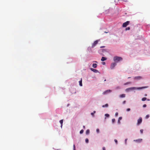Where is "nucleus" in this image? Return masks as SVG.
Masks as SVG:
<instances>
[{
    "label": "nucleus",
    "instance_id": "obj_12",
    "mask_svg": "<svg viewBox=\"0 0 150 150\" xmlns=\"http://www.w3.org/2000/svg\"><path fill=\"white\" fill-rule=\"evenodd\" d=\"M106 59H107L105 57H102L101 59V61H103L106 60Z\"/></svg>",
    "mask_w": 150,
    "mask_h": 150
},
{
    "label": "nucleus",
    "instance_id": "obj_28",
    "mask_svg": "<svg viewBox=\"0 0 150 150\" xmlns=\"http://www.w3.org/2000/svg\"><path fill=\"white\" fill-rule=\"evenodd\" d=\"M143 129H141L140 130V132H141V133H142V134L143 132Z\"/></svg>",
    "mask_w": 150,
    "mask_h": 150
},
{
    "label": "nucleus",
    "instance_id": "obj_7",
    "mask_svg": "<svg viewBox=\"0 0 150 150\" xmlns=\"http://www.w3.org/2000/svg\"><path fill=\"white\" fill-rule=\"evenodd\" d=\"M142 139H139L136 140H134V141L137 143H139L141 142L142 141Z\"/></svg>",
    "mask_w": 150,
    "mask_h": 150
},
{
    "label": "nucleus",
    "instance_id": "obj_22",
    "mask_svg": "<svg viewBox=\"0 0 150 150\" xmlns=\"http://www.w3.org/2000/svg\"><path fill=\"white\" fill-rule=\"evenodd\" d=\"M130 29V28L129 27H127V28H126V29H125V30H129Z\"/></svg>",
    "mask_w": 150,
    "mask_h": 150
},
{
    "label": "nucleus",
    "instance_id": "obj_13",
    "mask_svg": "<svg viewBox=\"0 0 150 150\" xmlns=\"http://www.w3.org/2000/svg\"><path fill=\"white\" fill-rule=\"evenodd\" d=\"M79 85L80 86H82V79H81V80L79 81Z\"/></svg>",
    "mask_w": 150,
    "mask_h": 150
},
{
    "label": "nucleus",
    "instance_id": "obj_23",
    "mask_svg": "<svg viewBox=\"0 0 150 150\" xmlns=\"http://www.w3.org/2000/svg\"><path fill=\"white\" fill-rule=\"evenodd\" d=\"M105 116L106 117H108L109 116V115L108 114H106L105 115Z\"/></svg>",
    "mask_w": 150,
    "mask_h": 150
},
{
    "label": "nucleus",
    "instance_id": "obj_9",
    "mask_svg": "<svg viewBox=\"0 0 150 150\" xmlns=\"http://www.w3.org/2000/svg\"><path fill=\"white\" fill-rule=\"evenodd\" d=\"M91 70L95 73H97L98 72V71L96 69H95L92 68L90 69Z\"/></svg>",
    "mask_w": 150,
    "mask_h": 150
},
{
    "label": "nucleus",
    "instance_id": "obj_19",
    "mask_svg": "<svg viewBox=\"0 0 150 150\" xmlns=\"http://www.w3.org/2000/svg\"><path fill=\"white\" fill-rule=\"evenodd\" d=\"M95 113H96V111H93V112L91 113V115H92L93 116V115H94V114Z\"/></svg>",
    "mask_w": 150,
    "mask_h": 150
},
{
    "label": "nucleus",
    "instance_id": "obj_41",
    "mask_svg": "<svg viewBox=\"0 0 150 150\" xmlns=\"http://www.w3.org/2000/svg\"><path fill=\"white\" fill-rule=\"evenodd\" d=\"M120 120H118V122L119 123H120Z\"/></svg>",
    "mask_w": 150,
    "mask_h": 150
},
{
    "label": "nucleus",
    "instance_id": "obj_11",
    "mask_svg": "<svg viewBox=\"0 0 150 150\" xmlns=\"http://www.w3.org/2000/svg\"><path fill=\"white\" fill-rule=\"evenodd\" d=\"M97 64L96 63H94L93 64L92 67H93L94 68H96L97 67Z\"/></svg>",
    "mask_w": 150,
    "mask_h": 150
},
{
    "label": "nucleus",
    "instance_id": "obj_1",
    "mask_svg": "<svg viewBox=\"0 0 150 150\" xmlns=\"http://www.w3.org/2000/svg\"><path fill=\"white\" fill-rule=\"evenodd\" d=\"M122 60V58L121 57L115 56L113 58L114 61L116 62H117L119 61H121Z\"/></svg>",
    "mask_w": 150,
    "mask_h": 150
},
{
    "label": "nucleus",
    "instance_id": "obj_29",
    "mask_svg": "<svg viewBox=\"0 0 150 150\" xmlns=\"http://www.w3.org/2000/svg\"><path fill=\"white\" fill-rule=\"evenodd\" d=\"M119 1H123L125 2H126L127 1V0H118Z\"/></svg>",
    "mask_w": 150,
    "mask_h": 150
},
{
    "label": "nucleus",
    "instance_id": "obj_33",
    "mask_svg": "<svg viewBox=\"0 0 150 150\" xmlns=\"http://www.w3.org/2000/svg\"><path fill=\"white\" fill-rule=\"evenodd\" d=\"M122 119V117H120L119 118V119L118 120H121Z\"/></svg>",
    "mask_w": 150,
    "mask_h": 150
},
{
    "label": "nucleus",
    "instance_id": "obj_34",
    "mask_svg": "<svg viewBox=\"0 0 150 150\" xmlns=\"http://www.w3.org/2000/svg\"><path fill=\"white\" fill-rule=\"evenodd\" d=\"M127 139H126L125 140V144H127Z\"/></svg>",
    "mask_w": 150,
    "mask_h": 150
},
{
    "label": "nucleus",
    "instance_id": "obj_30",
    "mask_svg": "<svg viewBox=\"0 0 150 150\" xmlns=\"http://www.w3.org/2000/svg\"><path fill=\"white\" fill-rule=\"evenodd\" d=\"M130 110V109L129 108H127V111H129Z\"/></svg>",
    "mask_w": 150,
    "mask_h": 150
},
{
    "label": "nucleus",
    "instance_id": "obj_39",
    "mask_svg": "<svg viewBox=\"0 0 150 150\" xmlns=\"http://www.w3.org/2000/svg\"><path fill=\"white\" fill-rule=\"evenodd\" d=\"M105 47V46H101L100 47V48H104Z\"/></svg>",
    "mask_w": 150,
    "mask_h": 150
},
{
    "label": "nucleus",
    "instance_id": "obj_42",
    "mask_svg": "<svg viewBox=\"0 0 150 150\" xmlns=\"http://www.w3.org/2000/svg\"><path fill=\"white\" fill-rule=\"evenodd\" d=\"M83 127L84 129H85V126H83Z\"/></svg>",
    "mask_w": 150,
    "mask_h": 150
},
{
    "label": "nucleus",
    "instance_id": "obj_24",
    "mask_svg": "<svg viewBox=\"0 0 150 150\" xmlns=\"http://www.w3.org/2000/svg\"><path fill=\"white\" fill-rule=\"evenodd\" d=\"M149 117V115H146V118L147 119Z\"/></svg>",
    "mask_w": 150,
    "mask_h": 150
},
{
    "label": "nucleus",
    "instance_id": "obj_4",
    "mask_svg": "<svg viewBox=\"0 0 150 150\" xmlns=\"http://www.w3.org/2000/svg\"><path fill=\"white\" fill-rule=\"evenodd\" d=\"M112 91L111 90L109 89L106 90L103 93V95H105L107 94V93H110Z\"/></svg>",
    "mask_w": 150,
    "mask_h": 150
},
{
    "label": "nucleus",
    "instance_id": "obj_14",
    "mask_svg": "<svg viewBox=\"0 0 150 150\" xmlns=\"http://www.w3.org/2000/svg\"><path fill=\"white\" fill-rule=\"evenodd\" d=\"M59 122H60V124H61V127H62V123H63V120H60L59 121Z\"/></svg>",
    "mask_w": 150,
    "mask_h": 150
},
{
    "label": "nucleus",
    "instance_id": "obj_3",
    "mask_svg": "<svg viewBox=\"0 0 150 150\" xmlns=\"http://www.w3.org/2000/svg\"><path fill=\"white\" fill-rule=\"evenodd\" d=\"M142 122V117H140L137 120V125H139Z\"/></svg>",
    "mask_w": 150,
    "mask_h": 150
},
{
    "label": "nucleus",
    "instance_id": "obj_15",
    "mask_svg": "<svg viewBox=\"0 0 150 150\" xmlns=\"http://www.w3.org/2000/svg\"><path fill=\"white\" fill-rule=\"evenodd\" d=\"M108 106V104H106L105 105H103L102 106V107L103 108L105 107H107Z\"/></svg>",
    "mask_w": 150,
    "mask_h": 150
},
{
    "label": "nucleus",
    "instance_id": "obj_35",
    "mask_svg": "<svg viewBox=\"0 0 150 150\" xmlns=\"http://www.w3.org/2000/svg\"><path fill=\"white\" fill-rule=\"evenodd\" d=\"M103 150H105V147H103Z\"/></svg>",
    "mask_w": 150,
    "mask_h": 150
},
{
    "label": "nucleus",
    "instance_id": "obj_44",
    "mask_svg": "<svg viewBox=\"0 0 150 150\" xmlns=\"http://www.w3.org/2000/svg\"><path fill=\"white\" fill-rule=\"evenodd\" d=\"M105 33H107L108 32H105Z\"/></svg>",
    "mask_w": 150,
    "mask_h": 150
},
{
    "label": "nucleus",
    "instance_id": "obj_36",
    "mask_svg": "<svg viewBox=\"0 0 150 150\" xmlns=\"http://www.w3.org/2000/svg\"><path fill=\"white\" fill-rule=\"evenodd\" d=\"M105 62H102V64L103 65H105Z\"/></svg>",
    "mask_w": 150,
    "mask_h": 150
},
{
    "label": "nucleus",
    "instance_id": "obj_10",
    "mask_svg": "<svg viewBox=\"0 0 150 150\" xmlns=\"http://www.w3.org/2000/svg\"><path fill=\"white\" fill-rule=\"evenodd\" d=\"M125 96H126V95L125 94H123L121 95H120L119 96V97L120 98H125Z\"/></svg>",
    "mask_w": 150,
    "mask_h": 150
},
{
    "label": "nucleus",
    "instance_id": "obj_32",
    "mask_svg": "<svg viewBox=\"0 0 150 150\" xmlns=\"http://www.w3.org/2000/svg\"><path fill=\"white\" fill-rule=\"evenodd\" d=\"M118 113L117 112H116L115 114V116H117L118 115Z\"/></svg>",
    "mask_w": 150,
    "mask_h": 150
},
{
    "label": "nucleus",
    "instance_id": "obj_31",
    "mask_svg": "<svg viewBox=\"0 0 150 150\" xmlns=\"http://www.w3.org/2000/svg\"><path fill=\"white\" fill-rule=\"evenodd\" d=\"M146 104H144L143 106V107H144V108H145V107H146Z\"/></svg>",
    "mask_w": 150,
    "mask_h": 150
},
{
    "label": "nucleus",
    "instance_id": "obj_6",
    "mask_svg": "<svg viewBox=\"0 0 150 150\" xmlns=\"http://www.w3.org/2000/svg\"><path fill=\"white\" fill-rule=\"evenodd\" d=\"M116 64L115 63L113 62L111 63L110 66V68L111 69H113L116 65Z\"/></svg>",
    "mask_w": 150,
    "mask_h": 150
},
{
    "label": "nucleus",
    "instance_id": "obj_18",
    "mask_svg": "<svg viewBox=\"0 0 150 150\" xmlns=\"http://www.w3.org/2000/svg\"><path fill=\"white\" fill-rule=\"evenodd\" d=\"M146 100V98L145 97L143 98L142 99V101H144Z\"/></svg>",
    "mask_w": 150,
    "mask_h": 150
},
{
    "label": "nucleus",
    "instance_id": "obj_47",
    "mask_svg": "<svg viewBox=\"0 0 150 150\" xmlns=\"http://www.w3.org/2000/svg\"><path fill=\"white\" fill-rule=\"evenodd\" d=\"M106 79H105V80H104V81H106Z\"/></svg>",
    "mask_w": 150,
    "mask_h": 150
},
{
    "label": "nucleus",
    "instance_id": "obj_45",
    "mask_svg": "<svg viewBox=\"0 0 150 150\" xmlns=\"http://www.w3.org/2000/svg\"><path fill=\"white\" fill-rule=\"evenodd\" d=\"M131 78L130 77H128V79H129V78Z\"/></svg>",
    "mask_w": 150,
    "mask_h": 150
},
{
    "label": "nucleus",
    "instance_id": "obj_8",
    "mask_svg": "<svg viewBox=\"0 0 150 150\" xmlns=\"http://www.w3.org/2000/svg\"><path fill=\"white\" fill-rule=\"evenodd\" d=\"M142 79V77L141 76H137L134 77V79H135L139 80Z\"/></svg>",
    "mask_w": 150,
    "mask_h": 150
},
{
    "label": "nucleus",
    "instance_id": "obj_21",
    "mask_svg": "<svg viewBox=\"0 0 150 150\" xmlns=\"http://www.w3.org/2000/svg\"><path fill=\"white\" fill-rule=\"evenodd\" d=\"M83 129H81L80 131V133L81 134H82L83 133Z\"/></svg>",
    "mask_w": 150,
    "mask_h": 150
},
{
    "label": "nucleus",
    "instance_id": "obj_20",
    "mask_svg": "<svg viewBox=\"0 0 150 150\" xmlns=\"http://www.w3.org/2000/svg\"><path fill=\"white\" fill-rule=\"evenodd\" d=\"M85 141H86V143H88V139L87 138H86L85 139Z\"/></svg>",
    "mask_w": 150,
    "mask_h": 150
},
{
    "label": "nucleus",
    "instance_id": "obj_43",
    "mask_svg": "<svg viewBox=\"0 0 150 150\" xmlns=\"http://www.w3.org/2000/svg\"><path fill=\"white\" fill-rule=\"evenodd\" d=\"M74 148H75V145L74 144Z\"/></svg>",
    "mask_w": 150,
    "mask_h": 150
},
{
    "label": "nucleus",
    "instance_id": "obj_46",
    "mask_svg": "<svg viewBox=\"0 0 150 150\" xmlns=\"http://www.w3.org/2000/svg\"><path fill=\"white\" fill-rule=\"evenodd\" d=\"M145 96H147V95H146H146H145Z\"/></svg>",
    "mask_w": 150,
    "mask_h": 150
},
{
    "label": "nucleus",
    "instance_id": "obj_27",
    "mask_svg": "<svg viewBox=\"0 0 150 150\" xmlns=\"http://www.w3.org/2000/svg\"><path fill=\"white\" fill-rule=\"evenodd\" d=\"M96 132L98 133H99V129H96Z\"/></svg>",
    "mask_w": 150,
    "mask_h": 150
},
{
    "label": "nucleus",
    "instance_id": "obj_5",
    "mask_svg": "<svg viewBox=\"0 0 150 150\" xmlns=\"http://www.w3.org/2000/svg\"><path fill=\"white\" fill-rule=\"evenodd\" d=\"M129 23V21H127L126 22L124 23L122 25V26L123 27H126Z\"/></svg>",
    "mask_w": 150,
    "mask_h": 150
},
{
    "label": "nucleus",
    "instance_id": "obj_48",
    "mask_svg": "<svg viewBox=\"0 0 150 150\" xmlns=\"http://www.w3.org/2000/svg\"><path fill=\"white\" fill-rule=\"evenodd\" d=\"M148 100H149V99H148Z\"/></svg>",
    "mask_w": 150,
    "mask_h": 150
},
{
    "label": "nucleus",
    "instance_id": "obj_38",
    "mask_svg": "<svg viewBox=\"0 0 150 150\" xmlns=\"http://www.w3.org/2000/svg\"><path fill=\"white\" fill-rule=\"evenodd\" d=\"M130 83V82H127V83H125V85H126V84H128L129 83Z\"/></svg>",
    "mask_w": 150,
    "mask_h": 150
},
{
    "label": "nucleus",
    "instance_id": "obj_37",
    "mask_svg": "<svg viewBox=\"0 0 150 150\" xmlns=\"http://www.w3.org/2000/svg\"><path fill=\"white\" fill-rule=\"evenodd\" d=\"M126 102V100H124V101H123V104H125V103Z\"/></svg>",
    "mask_w": 150,
    "mask_h": 150
},
{
    "label": "nucleus",
    "instance_id": "obj_16",
    "mask_svg": "<svg viewBox=\"0 0 150 150\" xmlns=\"http://www.w3.org/2000/svg\"><path fill=\"white\" fill-rule=\"evenodd\" d=\"M90 132V130L89 129H87L86 132V134H88Z\"/></svg>",
    "mask_w": 150,
    "mask_h": 150
},
{
    "label": "nucleus",
    "instance_id": "obj_26",
    "mask_svg": "<svg viewBox=\"0 0 150 150\" xmlns=\"http://www.w3.org/2000/svg\"><path fill=\"white\" fill-rule=\"evenodd\" d=\"M114 141L115 142L116 144H117V139H115L114 140Z\"/></svg>",
    "mask_w": 150,
    "mask_h": 150
},
{
    "label": "nucleus",
    "instance_id": "obj_17",
    "mask_svg": "<svg viewBox=\"0 0 150 150\" xmlns=\"http://www.w3.org/2000/svg\"><path fill=\"white\" fill-rule=\"evenodd\" d=\"M148 87V86H144V87H139L138 88L140 89H142V88H147Z\"/></svg>",
    "mask_w": 150,
    "mask_h": 150
},
{
    "label": "nucleus",
    "instance_id": "obj_25",
    "mask_svg": "<svg viewBox=\"0 0 150 150\" xmlns=\"http://www.w3.org/2000/svg\"><path fill=\"white\" fill-rule=\"evenodd\" d=\"M112 123H114L115 121V119H112Z\"/></svg>",
    "mask_w": 150,
    "mask_h": 150
},
{
    "label": "nucleus",
    "instance_id": "obj_40",
    "mask_svg": "<svg viewBox=\"0 0 150 150\" xmlns=\"http://www.w3.org/2000/svg\"><path fill=\"white\" fill-rule=\"evenodd\" d=\"M102 50L103 52H104V51H105V50Z\"/></svg>",
    "mask_w": 150,
    "mask_h": 150
},
{
    "label": "nucleus",
    "instance_id": "obj_2",
    "mask_svg": "<svg viewBox=\"0 0 150 150\" xmlns=\"http://www.w3.org/2000/svg\"><path fill=\"white\" fill-rule=\"evenodd\" d=\"M99 41V40H97L94 41L93 43H92V45L91 47L92 48L94 47L98 43V41Z\"/></svg>",
    "mask_w": 150,
    "mask_h": 150
}]
</instances>
